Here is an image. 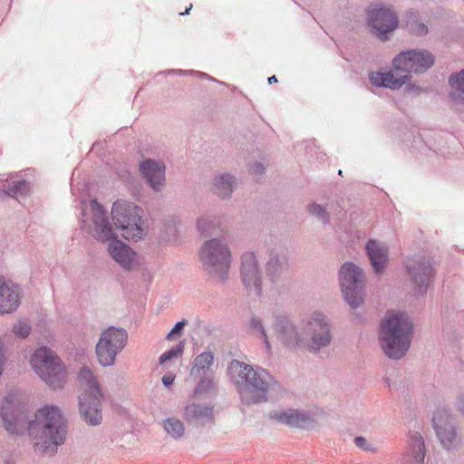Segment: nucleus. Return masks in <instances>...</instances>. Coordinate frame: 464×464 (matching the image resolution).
<instances>
[{"mask_svg":"<svg viewBox=\"0 0 464 464\" xmlns=\"http://www.w3.org/2000/svg\"><path fill=\"white\" fill-rule=\"evenodd\" d=\"M0 415L6 431L12 435H22L25 431L34 450L45 456H54L59 447L65 443L68 421L57 406H45L29 418L11 395L6 396L1 405Z\"/></svg>","mask_w":464,"mask_h":464,"instance_id":"f257e3e1","label":"nucleus"},{"mask_svg":"<svg viewBox=\"0 0 464 464\" xmlns=\"http://www.w3.org/2000/svg\"><path fill=\"white\" fill-rule=\"evenodd\" d=\"M227 375L245 405L268 401L272 392H278L281 385L266 369L234 359L227 365Z\"/></svg>","mask_w":464,"mask_h":464,"instance_id":"f03ea898","label":"nucleus"},{"mask_svg":"<svg viewBox=\"0 0 464 464\" xmlns=\"http://www.w3.org/2000/svg\"><path fill=\"white\" fill-rule=\"evenodd\" d=\"M82 221L97 240H110L108 253L121 268L132 269L135 252L127 244L113 237L111 223L102 205H82Z\"/></svg>","mask_w":464,"mask_h":464,"instance_id":"7ed1b4c3","label":"nucleus"},{"mask_svg":"<svg viewBox=\"0 0 464 464\" xmlns=\"http://www.w3.org/2000/svg\"><path fill=\"white\" fill-rule=\"evenodd\" d=\"M434 63L431 53L422 50H409L401 52L392 61L395 72H374L370 74L371 82L377 87L392 90L400 89L410 80L411 72H421Z\"/></svg>","mask_w":464,"mask_h":464,"instance_id":"20e7f679","label":"nucleus"},{"mask_svg":"<svg viewBox=\"0 0 464 464\" xmlns=\"http://www.w3.org/2000/svg\"><path fill=\"white\" fill-rule=\"evenodd\" d=\"M413 335V323L401 312H388L382 319L379 343L383 353L392 360L401 359L408 352Z\"/></svg>","mask_w":464,"mask_h":464,"instance_id":"39448f33","label":"nucleus"},{"mask_svg":"<svg viewBox=\"0 0 464 464\" xmlns=\"http://www.w3.org/2000/svg\"><path fill=\"white\" fill-rule=\"evenodd\" d=\"M82 392L78 396L79 412L90 426H98L102 421V401L104 394L93 372L82 367L78 374Z\"/></svg>","mask_w":464,"mask_h":464,"instance_id":"423d86ee","label":"nucleus"},{"mask_svg":"<svg viewBox=\"0 0 464 464\" xmlns=\"http://www.w3.org/2000/svg\"><path fill=\"white\" fill-rule=\"evenodd\" d=\"M304 332L302 348L318 353L327 348L333 341V327L330 319L320 312H314L302 318Z\"/></svg>","mask_w":464,"mask_h":464,"instance_id":"0eeeda50","label":"nucleus"},{"mask_svg":"<svg viewBox=\"0 0 464 464\" xmlns=\"http://www.w3.org/2000/svg\"><path fill=\"white\" fill-rule=\"evenodd\" d=\"M199 256L205 271L222 282L227 279L231 263L227 243L218 238L207 240L201 246Z\"/></svg>","mask_w":464,"mask_h":464,"instance_id":"6e6552de","label":"nucleus"},{"mask_svg":"<svg viewBox=\"0 0 464 464\" xmlns=\"http://www.w3.org/2000/svg\"><path fill=\"white\" fill-rule=\"evenodd\" d=\"M31 365L38 376L49 386L62 388L66 382L63 364L53 351L40 347L31 357Z\"/></svg>","mask_w":464,"mask_h":464,"instance_id":"1a4fd4ad","label":"nucleus"},{"mask_svg":"<svg viewBox=\"0 0 464 464\" xmlns=\"http://www.w3.org/2000/svg\"><path fill=\"white\" fill-rule=\"evenodd\" d=\"M107 211L109 219L122 230V236L127 239L138 240L145 234V220L142 218L143 209L138 205H112Z\"/></svg>","mask_w":464,"mask_h":464,"instance_id":"9d476101","label":"nucleus"},{"mask_svg":"<svg viewBox=\"0 0 464 464\" xmlns=\"http://www.w3.org/2000/svg\"><path fill=\"white\" fill-rule=\"evenodd\" d=\"M128 333L123 328L111 326L101 333L95 347L99 363L103 367H110L115 363L116 356L126 346Z\"/></svg>","mask_w":464,"mask_h":464,"instance_id":"9b49d317","label":"nucleus"},{"mask_svg":"<svg viewBox=\"0 0 464 464\" xmlns=\"http://www.w3.org/2000/svg\"><path fill=\"white\" fill-rule=\"evenodd\" d=\"M339 280L345 301L352 308H357L364 297L362 270L353 263H344L340 269Z\"/></svg>","mask_w":464,"mask_h":464,"instance_id":"f8f14e48","label":"nucleus"},{"mask_svg":"<svg viewBox=\"0 0 464 464\" xmlns=\"http://www.w3.org/2000/svg\"><path fill=\"white\" fill-rule=\"evenodd\" d=\"M404 266L414 295H426L435 274L430 260L423 256H409L405 259Z\"/></svg>","mask_w":464,"mask_h":464,"instance_id":"ddd939ff","label":"nucleus"},{"mask_svg":"<svg viewBox=\"0 0 464 464\" xmlns=\"http://www.w3.org/2000/svg\"><path fill=\"white\" fill-rule=\"evenodd\" d=\"M274 334L285 346L290 349L302 348V321L297 324L287 315H276L274 321Z\"/></svg>","mask_w":464,"mask_h":464,"instance_id":"4468645a","label":"nucleus"},{"mask_svg":"<svg viewBox=\"0 0 464 464\" xmlns=\"http://www.w3.org/2000/svg\"><path fill=\"white\" fill-rule=\"evenodd\" d=\"M433 428L440 445L447 450L457 449L459 438L454 418L445 411H437L432 419Z\"/></svg>","mask_w":464,"mask_h":464,"instance_id":"2eb2a0df","label":"nucleus"},{"mask_svg":"<svg viewBox=\"0 0 464 464\" xmlns=\"http://www.w3.org/2000/svg\"><path fill=\"white\" fill-rule=\"evenodd\" d=\"M241 279L249 294L259 296L262 293V274L256 256L252 252H246L241 257Z\"/></svg>","mask_w":464,"mask_h":464,"instance_id":"dca6fc26","label":"nucleus"},{"mask_svg":"<svg viewBox=\"0 0 464 464\" xmlns=\"http://www.w3.org/2000/svg\"><path fill=\"white\" fill-rule=\"evenodd\" d=\"M369 21L372 26L376 29L382 40L383 34L393 31L398 25V19L394 13L389 8H383L379 5L368 10Z\"/></svg>","mask_w":464,"mask_h":464,"instance_id":"f3484780","label":"nucleus"},{"mask_svg":"<svg viewBox=\"0 0 464 464\" xmlns=\"http://www.w3.org/2000/svg\"><path fill=\"white\" fill-rule=\"evenodd\" d=\"M289 268L288 253L285 247L270 251L266 264V273L271 282H277L284 277Z\"/></svg>","mask_w":464,"mask_h":464,"instance_id":"a211bd4d","label":"nucleus"},{"mask_svg":"<svg viewBox=\"0 0 464 464\" xmlns=\"http://www.w3.org/2000/svg\"><path fill=\"white\" fill-rule=\"evenodd\" d=\"M269 417L279 423L301 429H309L314 425V420L304 411L294 409L274 411L269 413Z\"/></svg>","mask_w":464,"mask_h":464,"instance_id":"6ab92c4d","label":"nucleus"},{"mask_svg":"<svg viewBox=\"0 0 464 464\" xmlns=\"http://www.w3.org/2000/svg\"><path fill=\"white\" fill-rule=\"evenodd\" d=\"M425 456L426 446L422 436L418 432H410L404 463L424 464Z\"/></svg>","mask_w":464,"mask_h":464,"instance_id":"aec40b11","label":"nucleus"},{"mask_svg":"<svg viewBox=\"0 0 464 464\" xmlns=\"http://www.w3.org/2000/svg\"><path fill=\"white\" fill-rule=\"evenodd\" d=\"M366 252L376 274L382 273L388 263V247L384 243L370 239L366 244Z\"/></svg>","mask_w":464,"mask_h":464,"instance_id":"412c9836","label":"nucleus"},{"mask_svg":"<svg viewBox=\"0 0 464 464\" xmlns=\"http://www.w3.org/2000/svg\"><path fill=\"white\" fill-rule=\"evenodd\" d=\"M19 304V287L12 283L0 284V315L13 313Z\"/></svg>","mask_w":464,"mask_h":464,"instance_id":"4be33fe9","label":"nucleus"},{"mask_svg":"<svg viewBox=\"0 0 464 464\" xmlns=\"http://www.w3.org/2000/svg\"><path fill=\"white\" fill-rule=\"evenodd\" d=\"M140 170L150 187L158 190L165 181V166L163 163L147 160L140 164Z\"/></svg>","mask_w":464,"mask_h":464,"instance_id":"5701e85b","label":"nucleus"},{"mask_svg":"<svg viewBox=\"0 0 464 464\" xmlns=\"http://www.w3.org/2000/svg\"><path fill=\"white\" fill-rule=\"evenodd\" d=\"M185 419L190 424L196 426H204L207 423H213V408L199 403H191L185 409Z\"/></svg>","mask_w":464,"mask_h":464,"instance_id":"b1692460","label":"nucleus"},{"mask_svg":"<svg viewBox=\"0 0 464 464\" xmlns=\"http://www.w3.org/2000/svg\"><path fill=\"white\" fill-rule=\"evenodd\" d=\"M220 218L213 214H204L197 221L198 231L205 237H211L220 231Z\"/></svg>","mask_w":464,"mask_h":464,"instance_id":"393cba45","label":"nucleus"},{"mask_svg":"<svg viewBox=\"0 0 464 464\" xmlns=\"http://www.w3.org/2000/svg\"><path fill=\"white\" fill-rule=\"evenodd\" d=\"M214 362V354L212 352H203L197 355L194 359L193 365L190 370V376L201 377Z\"/></svg>","mask_w":464,"mask_h":464,"instance_id":"a878e982","label":"nucleus"},{"mask_svg":"<svg viewBox=\"0 0 464 464\" xmlns=\"http://www.w3.org/2000/svg\"><path fill=\"white\" fill-rule=\"evenodd\" d=\"M162 426L165 431L174 440H179L185 434L184 423L177 418H167L163 420Z\"/></svg>","mask_w":464,"mask_h":464,"instance_id":"bb28decb","label":"nucleus"},{"mask_svg":"<svg viewBox=\"0 0 464 464\" xmlns=\"http://www.w3.org/2000/svg\"><path fill=\"white\" fill-rule=\"evenodd\" d=\"M178 225L179 220L174 217H170L164 220L160 236L163 241L170 243L177 239Z\"/></svg>","mask_w":464,"mask_h":464,"instance_id":"cd10ccee","label":"nucleus"},{"mask_svg":"<svg viewBox=\"0 0 464 464\" xmlns=\"http://www.w3.org/2000/svg\"><path fill=\"white\" fill-rule=\"evenodd\" d=\"M449 82L452 88L451 97L454 100L460 98L464 94V70L450 77Z\"/></svg>","mask_w":464,"mask_h":464,"instance_id":"c85d7f7f","label":"nucleus"},{"mask_svg":"<svg viewBox=\"0 0 464 464\" xmlns=\"http://www.w3.org/2000/svg\"><path fill=\"white\" fill-rule=\"evenodd\" d=\"M234 179L229 175H222L216 179V192L222 196L229 195L232 191Z\"/></svg>","mask_w":464,"mask_h":464,"instance_id":"c756f323","label":"nucleus"},{"mask_svg":"<svg viewBox=\"0 0 464 464\" xmlns=\"http://www.w3.org/2000/svg\"><path fill=\"white\" fill-rule=\"evenodd\" d=\"M185 343L179 342L178 344L172 346L169 350L164 352L159 358V363L163 365L167 362L180 357L184 353Z\"/></svg>","mask_w":464,"mask_h":464,"instance_id":"7c9ffc66","label":"nucleus"},{"mask_svg":"<svg viewBox=\"0 0 464 464\" xmlns=\"http://www.w3.org/2000/svg\"><path fill=\"white\" fill-rule=\"evenodd\" d=\"M307 212L318 221L324 224L329 223L330 215L324 205H308Z\"/></svg>","mask_w":464,"mask_h":464,"instance_id":"2f4dec72","label":"nucleus"},{"mask_svg":"<svg viewBox=\"0 0 464 464\" xmlns=\"http://www.w3.org/2000/svg\"><path fill=\"white\" fill-rule=\"evenodd\" d=\"M29 191V184L25 180L13 181L8 187L7 194L13 198L26 194Z\"/></svg>","mask_w":464,"mask_h":464,"instance_id":"473e14b6","label":"nucleus"},{"mask_svg":"<svg viewBox=\"0 0 464 464\" xmlns=\"http://www.w3.org/2000/svg\"><path fill=\"white\" fill-rule=\"evenodd\" d=\"M31 332V324L26 320H18L13 325V333L14 334L21 339L26 338Z\"/></svg>","mask_w":464,"mask_h":464,"instance_id":"72a5a7b5","label":"nucleus"},{"mask_svg":"<svg viewBox=\"0 0 464 464\" xmlns=\"http://www.w3.org/2000/svg\"><path fill=\"white\" fill-rule=\"evenodd\" d=\"M250 328L253 331L259 332L261 334L262 337L265 339V343H266V346L267 347L270 346L266 332L263 326V324H262V321L260 318L255 317V316L252 317L250 320Z\"/></svg>","mask_w":464,"mask_h":464,"instance_id":"f704fd0d","label":"nucleus"},{"mask_svg":"<svg viewBox=\"0 0 464 464\" xmlns=\"http://www.w3.org/2000/svg\"><path fill=\"white\" fill-rule=\"evenodd\" d=\"M188 324V321L186 319H183L182 321L178 322L174 327L171 329V331L167 334L166 339L168 341H174L178 337H179L183 331L184 327Z\"/></svg>","mask_w":464,"mask_h":464,"instance_id":"c9c22d12","label":"nucleus"},{"mask_svg":"<svg viewBox=\"0 0 464 464\" xmlns=\"http://www.w3.org/2000/svg\"><path fill=\"white\" fill-rule=\"evenodd\" d=\"M353 441H354V444L358 448H360V449H362V450H363L365 451H371V452H376L377 451L376 447L373 446L372 443H369L367 441V440L364 437H362V436L355 437Z\"/></svg>","mask_w":464,"mask_h":464,"instance_id":"e433bc0d","label":"nucleus"},{"mask_svg":"<svg viewBox=\"0 0 464 464\" xmlns=\"http://www.w3.org/2000/svg\"><path fill=\"white\" fill-rule=\"evenodd\" d=\"M213 382L209 377H202L197 387L195 388L196 394L207 392L212 388Z\"/></svg>","mask_w":464,"mask_h":464,"instance_id":"4c0bfd02","label":"nucleus"},{"mask_svg":"<svg viewBox=\"0 0 464 464\" xmlns=\"http://www.w3.org/2000/svg\"><path fill=\"white\" fill-rule=\"evenodd\" d=\"M455 410L464 416V391L459 392L454 401Z\"/></svg>","mask_w":464,"mask_h":464,"instance_id":"58836bf2","label":"nucleus"},{"mask_svg":"<svg viewBox=\"0 0 464 464\" xmlns=\"http://www.w3.org/2000/svg\"><path fill=\"white\" fill-rule=\"evenodd\" d=\"M411 30L417 35H424L428 33V27L424 24L415 23L411 26Z\"/></svg>","mask_w":464,"mask_h":464,"instance_id":"ea45409f","label":"nucleus"},{"mask_svg":"<svg viewBox=\"0 0 464 464\" xmlns=\"http://www.w3.org/2000/svg\"><path fill=\"white\" fill-rule=\"evenodd\" d=\"M174 380H175V375L172 374V373H166L163 377H162V383L165 387L169 388L170 387L173 382H174Z\"/></svg>","mask_w":464,"mask_h":464,"instance_id":"a19ab883","label":"nucleus"},{"mask_svg":"<svg viewBox=\"0 0 464 464\" xmlns=\"http://www.w3.org/2000/svg\"><path fill=\"white\" fill-rule=\"evenodd\" d=\"M0 464H18L11 455L0 457Z\"/></svg>","mask_w":464,"mask_h":464,"instance_id":"79ce46f5","label":"nucleus"},{"mask_svg":"<svg viewBox=\"0 0 464 464\" xmlns=\"http://www.w3.org/2000/svg\"><path fill=\"white\" fill-rule=\"evenodd\" d=\"M268 82H269L270 84L275 83V82H277V78H276L275 75H273V76H271V77H269V78H268Z\"/></svg>","mask_w":464,"mask_h":464,"instance_id":"37998d69","label":"nucleus"},{"mask_svg":"<svg viewBox=\"0 0 464 464\" xmlns=\"http://www.w3.org/2000/svg\"><path fill=\"white\" fill-rule=\"evenodd\" d=\"M191 8H192V5L190 4V5H189V7H188V8H187V9L185 10V12H181V13H180V14H181V15L188 14V12H189V10H190Z\"/></svg>","mask_w":464,"mask_h":464,"instance_id":"c03bdc74","label":"nucleus"},{"mask_svg":"<svg viewBox=\"0 0 464 464\" xmlns=\"http://www.w3.org/2000/svg\"><path fill=\"white\" fill-rule=\"evenodd\" d=\"M263 170V167L261 166H256V171H262Z\"/></svg>","mask_w":464,"mask_h":464,"instance_id":"a18cd8bd","label":"nucleus"},{"mask_svg":"<svg viewBox=\"0 0 464 464\" xmlns=\"http://www.w3.org/2000/svg\"><path fill=\"white\" fill-rule=\"evenodd\" d=\"M338 174L342 176V175H343V171L340 169V170L338 171Z\"/></svg>","mask_w":464,"mask_h":464,"instance_id":"49530a36","label":"nucleus"}]
</instances>
